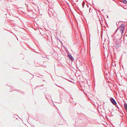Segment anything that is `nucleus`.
Instances as JSON below:
<instances>
[{"label":"nucleus","mask_w":127,"mask_h":127,"mask_svg":"<svg viewBox=\"0 0 127 127\" xmlns=\"http://www.w3.org/2000/svg\"><path fill=\"white\" fill-rule=\"evenodd\" d=\"M125 25L123 23L121 25L120 27L116 31V32L117 31H118L119 32H121L122 34H123L125 28Z\"/></svg>","instance_id":"obj_1"},{"label":"nucleus","mask_w":127,"mask_h":127,"mask_svg":"<svg viewBox=\"0 0 127 127\" xmlns=\"http://www.w3.org/2000/svg\"><path fill=\"white\" fill-rule=\"evenodd\" d=\"M116 33L115 31V33L113 34L112 36H113L116 39H121L122 36V35L123 34H122L121 32H118L117 34H116Z\"/></svg>","instance_id":"obj_2"},{"label":"nucleus","mask_w":127,"mask_h":127,"mask_svg":"<svg viewBox=\"0 0 127 127\" xmlns=\"http://www.w3.org/2000/svg\"><path fill=\"white\" fill-rule=\"evenodd\" d=\"M111 102L114 105H115L117 104V103L114 99L112 98H111L110 99Z\"/></svg>","instance_id":"obj_3"},{"label":"nucleus","mask_w":127,"mask_h":127,"mask_svg":"<svg viewBox=\"0 0 127 127\" xmlns=\"http://www.w3.org/2000/svg\"><path fill=\"white\" fill-rule=\"evenodd\" d=\"M68 58L70 60H71L72 62L74 60V59L71 54H69L68 55Z\"/></svg>","instance_id":"obj_4"},{"label":"nucleus","mask_w":127,"mask_h":127,"mask_svg":"<svg viewBox=\"0 0 127 127\" xmlns=\"http://www.w3.org/2000/svg\"><path fill=\"white\" fill-rule=\"evenodd\" d=\"M46 98L47 99L51 98V95L49 94H47L45 95Z\"/></svg>","instance_id":"obj_5"},{"label":"nucleus","mask_w":127,"mask_h":127,"mask_svg":"<svg viewBox=\"0 0 127 127\" xmlns=\"http://www.w3.org/2000/svg\"><path fill=\"white\" fill-rule=\"evenodd\" d=\"M125 108L127 112V104L126 103H125L124 104Z\"/></svg>","instance_id":"obj_6"},{"label":"nucleus","mask_w":127,"mask_h":127,"mask_svg":"<svg viewBox=\"0 0 127 127\" xmlns=\"http://www.w3.org/2000/svg\"><path fill=\"white\" fill-rule=\"evenodd\" d=\"M123 1V2L125 4H126L127 3V1L126 0H122Z\"/></svg>","instance_id":"obj_7"},{"label":"nucleus","mask_w":127,"mask_h":127,"mask_svg":"<svg viewBox=\"0 0 127 127\" xmlns=\"http://www.w3.org/2000/svg\"><path fill=\"white\" fill-rule=\"evenodd\" d=\"M93 10V9L91 8H90L89 9V12H90V11H92Z\"/></svg>","instance_id":"obj_8"},{"label":"nucleus","mask_w":127,"mask_h":127,"mask_svg":"<svg viewBox=\"0 0 127 127\" xmlns=\"http://www.w3.org/2000/svg\"><path fill=\"white\" fill-rule=\"evenodd\" d=\"M85 5V3L84 2H83L82 3V5H83V8L84 7V6Z\"/></svg>","instance_id":"obj_9"},{"label":"nucleus","mask_w":127,"mask_h":127,"mask_svg":"<svg viewBox=\"0 0 127 127\" xmlns=\"http://www.w3.org/2000/svg\"><path fill=\"white\" fill-rule=\"evenodd\" d=\"M116 107L117 108H118L119 109V107L118 106V105H116Z\"/></svg>","instance_id":"obj_10"},{"label":"nucleus","mask_w":127,"mask_h":127,"mask_svg":"<svg viewBox=\"0 0 127 127\" xmlns=\"http://www.w3.org/2000/svg\"><path fill=\"white\" fill-rule=\"evenodd\" d=\"M108 17H108V16H107V18H108Z\"/></svg>","instance_id":"obj_11"},{"label":"nucleus","mask_w":127,"mask_h":127,"mask_svg":"<svg viewBox=\"0 0 127 127\" xmlns=\"http://www.w3.org/2000/svg\"><path fill=\"white\" fill-rule=\"evenodd\" d=\"M116 24H117V22L116 23Z\"/></svg>","instance_id":"obj_12"}]
</instances>
